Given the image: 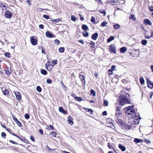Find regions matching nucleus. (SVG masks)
I'll list each match as a JSON object with an SVG mask.
<instances>
[{
  "mask_svg": "<svg viewBox=\"0 0 153 153\" xmlns=\"http://www.w3.org/2000/svg\"><path fill=\"white\" fill-rule=\"evenodd\" d=\"M118 0H114L111 1V3L112 5H115V3H117L118 2Z\"/></svg>",
  "mask_w": 153,
  "mask_h": 153,
  "instance_id": "30",
  "label": "nucleus"
},
{
  "mask_svg": "<svg viewBox=\"0 0 153 153\" xmlns=\"http://www.w3.org/2000/svg\"><path fill=\"white\" fill-rule=\"evenodd\" d=\"M12 15V13L9 11H7L5 13V16L7 18L10 19Z\"/></svg>",
  "mask_w": 153,
  "mask_h": 153,
  "instance_id": "9",
  "label": "nucleus"
},
{
  "mask_svg": "<svg viewBox=\"0 0 153 153\" xmlns=\"http://www.w3.org/2000/svg\"><path fill=\"white\" fill-rule=\"evenodd\" d=\"M90 44L91 45V47L94 48L95 46V44L92 41H91L90 42Z\"/></svg>",
  "mask_w": 153,
  "mask_h": 153,
  "instance_id": "35",
  "label": "nucleus"
},
{
  "mask_svg": "<svg viewBox=\"0 0 153 153\" xmlns=\"http://www.w3.org/2000/svg\"><path fill=\"white\" fill-rule=\"evenodd\" d=\"M141 43L143 45H146L147 43V41L146 40H142V41Z\"/></svg>",
  "mask_w": 153,
  "mask_h": 153,
  "instance_id": "32",
  "label": "nucleus"
},
{
  "mask_svg": "<svg viewBox=\"0 0 153 153\" xmlns=\"http://www.w3.org/2000/svg\"><path fill=\"white\" fill-rule=\"evenodd\" d=\"M12 117L13 119L14 120V121L16 122L18 120L17 118L16 117L14 116V115H12Z\"/></svg>",
  "mask_w": 153,
  "mask_h": 153,
  "instance_id": "41",
  "label": "nucleus"
},
{
  "mask_svg": "<svg viewBox=\"0 0 153 153\" xmlns=\"http://www.w3.org/2000/svg\"><path fill=\"white\" fill-rule=\"evenodd\" d=\"M134 141L135 143H142L143 142V140L135 138L134 140Z\"/></svg>",
  "mask_w": 153,
  "mask_h": 153,
  "instance_id": "16",
  "label": "nucleus"
},
{
  "mask_svg": "<svg viewBox=\"0 0 153 153\" xmlns=\"http://www.w3.org/2000/svg\"><path fill=\"white\" fill-rule=\"evenodd\" d=\"M43 17L45 19H48L49 18V16H48L45 15H44L43 16Z\"/></svg>",
  "mask_w": 153,
  "mask_h": 153,
  "instance_id": "55",
  "label": "nucleus"
},
{
  "mask_svg": "<svg viewBox=\"0 0 153 153\" xmlns=\"http://www.w3.org/2000/svg\"><path fill=\"white\" fill-rule=\"evenodd\" d=\"M9 141L12 143H13V144H18L16 142H15L12 140H9Z\"/></svg>",
  "mask_w": 153,
  "mask_h": 153,
  "instance_id": "51",
  "label": "nucleus"
},
{
  "mask_svg": "<svg viewBox=\"0 0 153 153\" xmlns=\"http://www.w3.org/2000/svg\"><path fill=\"white\" fill-rule=\"evenodd\" d=\"M59 111L61 113H62L64 114H67V112L66 111H65L63 107H60L59 108Z\"/></svg>",
  "mask_w": 153,
  "mask_h": 153,
  "instance_id": "15",
  "label": "nucleus"
},
{
  "mask_svg": "<svg viewBox=\"0 0 153 153\" xmlns=\"http://www.w3.org/2000/svg\"><path fill=\"white\" fill-rule=\"evenodd\" d=\"M144 24L146 25H151L152 23L151 21L148 19H145L144 20L143 22Z\"/></svg>",
  "mask_w": 153,
  "mask_h": 153,
  "instance_id": "10",
  "label": "nucleus"
},
{
  "mask_svg": "<svg viewBox=\"0 0 153 153\" xmlns=\"http://www.w3.org/2000/svg\"><path fill=\"white\" fill-rule=\"evenodd\" d=\"M152 37V36H148V35H145V38L146 39H150L151 37Z\"/></svg>",
  "mask_w": 153,
  "mask_h": 153,
  "instance_id": "53",
  "label": "nucleus"
},
{
  "mask_svg": "<svg viewBox=\"0 0 153 153\" xmlns=\"http://www.w3.org/2000/svg\"><path fill=\"white\" fill-rule=\"evenodd\" d=\"M39 132L42 135L43 134V132L42 129H39Z\"/></svg>",
  "mask_w": 153,
  "mask_h": 153,
  "instance_id": "61",
  "label": "nucleus"
},
{
  "mask_svg": "<svg viewBox=\"0 0 153 153\" xmlns=\"http://www.w3.org/2000/svg\"><path fill=\"white\" fill-rule=\"evenodd\" d=\"M98 36V34L97 33H95L93 34L91 36V38L94 40H96Z\"/></svg>",
  "mask_w": 153,
  "mask_h": 153,
  "instance_id": "14",
  "label": "nucleus"
},
{
  "mask_svg": "<svg viewBox=\"0 0 153 153\" xmlns=\"http://www.w3.org/2000/svg\"><path fill=\"white\" fill-rule=\"evenodd\" d=\"M99 12L101 13H102L104 14V16L105 15V12L103 10H102V9H99Z\"/></svg>",
  "mask_w": 153,
  "mask_h": 153,
  "instance_id": "36",
  "label": "nucleus"
},
{
  "mask_svg": "<svg viewBox=\"0 0 153 153\" xmlns=\"http://www.w3.org/2000/svg\"><path fill=\"white\" fill-rule=\"evenodd\" d=\"M39 27L40 28L43 29L44 28V25H39Z\"/></svg>",
  "mask_w": 153,
  "mask_h": 153,
  "instance_id": "63",
  "label": "nucleus"
},
{
  "mask_svg": "<svg viewBox=\"0 0 153 153\" xmlns=\"http://www.w3.org/2000/svg\"><path fill=\"white\" fill-rule=\"evenodd\" d=\"M60 20L59 19H55L54 20H53L52 21L53 22H58Z\"/></svg>",
  "mask_w": 153,
  "mask_h": 153,
  "instance_id": "50",
  "label": "nucleus"
},
{
  "mask_svg": "<svg viewBox=\"0 0 153 153\" xmlns=\"http://www.w3.org/2000/svg\"><path fill=\"white\" fill-rule=\"evenodd\" d=\"M125 91L121 92V94L119 96L118 102L121 105H123L126 104L131 103L130 100L129 99V95L126 94L124 92Z\"/></svg>",
  "mask_w": 153,
  "mask_h": 153,
  "instance_id": "1",
  "label": "nucleus"
},
{
  "mask_svg": "<svg viewBox=\"0 0 153 153\" xmlns=\"http://www.w3.org/2000/svg\"><path fill=\"white\" fill-rule=\"evenodd\" d=\"M147 83L148 84L147 86L149 88L152 89L153 88V83L152 82H149L148 79H147Z\"/></svg>",
  "mask_w": 153,
  "mask_h": 153,
  "instance_id": "13",
  "label": "nucleus"
},
{
  "mask_svg": "<svg viewBox=\"0 0 153 153\" xmlns=\"http://www.w3.org/2000/svg\"><path fill=\"white\" fill-rule=\"evenodd\" d=\"M116 117H122V114L120 113V111L118 108H117L116 109Z\"/></svg>",
  "mask_w": 153,
  "mask_h": 153,
  "instance_id": "8",
  "label": "nucleus"
},
{
  "mask_svg": "<svg viewBox=\"0 0 153 153\" xmlns=\"http://www.w3.org/2000/svg\"><path fill=\"white\" fill-rule=\"evenodd\" d=\"M83 34L84 36L88 37V33L86 31H85L83 32Z\"/></svg>",
  "mask_w": 153,
  "mask_h": 153,
  "instance_id": "25",
  "label": "nucleus"
},
{
  "mask_svg": "<svg viewBox=\"0 0 153 153\" xmlns=\"http://www.w3.org/2000/svg\"><path fill=\"white\" fill-rule=\"evenodd\" d=\"M56 134L55 132H53L51 134V136L53 137H56Z\"/></svg>",
  "mask_w": 153,
  "mask_h": 153,
  "instance_id": "27",
  "label": "nucleus"
},
{
  "mask_svg": "<svg viewBox=\"0 0 153 153\" xmlns=\"http://www.w3.org/2000/svg\"><path fill=\"white\" fill-rule=\"evenodd\" d=\"M46 149L47 150H55V149H51L48 146H46Z\"/></svg>",
  "mask_w": 153,
  "mask_h": 153,
  "instance_id": "57",
  "label": "nucleus"
},
{
  "mask_svg": "<svg viewBox=\"0 0 153 153\" xmlns=\"http://www.w3.org/2000/svg\"><path fill=\"white\" fill-rule=\"evenodd\" d=\"M46 82L48 84H51L52 82V81L51 79H48L46 80Z\"/></svg>",
  "mask_w": 153,
  "mask_h": 153,
  "instance_id": "43",
  "label": "nucleus"
},
{
  "mask_svg": "<svg viewBox=\"0 0 153 153\" xmlns=\"http://www.w3.org/2000/svg\"><path fill=\"white\" fill-rule=\"evenodd\" d=\"M11 73V71H9L8 70L6 71V73L7 75H9Z\"/></svg>",
  "mask_w": 153,
  "mask_h": 153,
  "instance_id": "52",
  "label": "nucleus"
},
{
  "mask_svg": "<svg viewBox=\"0 0 153 153\" xmlns=\"http://www.w3.org/2000/svg\"><path fill=\"white\" fill-rule=\"evenodd\" d=\"M10 53H9L7 52L5 53V56L7 58H9L10 56Z\"/></svg>",
  "mask_w": 153,
  "mask_h": 153,
  "instance_id": "44",
  "label": "nucleus"
},
{
  "mask_svg": "<svg viewBox=\"0 0 153 153\" xmlns=\"http://www.w3.org/2000/svg\"><path fill=\"white\" fill-rule=\"evenodd\" d=\"M30 139L32 141H34L35 140L33 136L31 135L30 136Z\"/></svg>",
  "mask_w": 153,
  "mask_h": 153,
  "instance_id": "60",
  "label": "nucleus"
},
{
  "mask_svg": "<svg viewBox=\"0 0 153 153\" xmlns=\"http://www.w3.org/2000/svg\"><path fill=\"white\" fill-rule=\"evenodd\" d=\"M108 147L110 149H112V145L109 143H108Z\"/></svg>",
  "mask_w": 153,
  "mask_h": 153,
  "instance_id": "59",
  "label": "nucleus"
},
{
  "mask_svg": "<svg viewBox=\"0 0 153 153\" xmlns=\"http://www.w3.org/2000/svg\"><path fill=\"white\" fill-rule=\"evenodd\" d=\"M101 25L102 27H104L105 26V21L103 22L101 24Z\"/></svg>",
  "mask_w": 153,
  "mask_h": 153,
  "instance_id": "62",
  "label": "nucleus"
},
{
  "mask_svg": "<svg viewBox=\"0 0 153 153\" xmlns=\"http://www.w3.org/2000/svg\"><path fill=\"white\" fill-rule=\"evenodd\" d=\"M130 19L134 21L136 20V18L133 14H131L130 16Z\"/></svg>",
  "mask_w": 153,
  "mask_h": 153,
  "instance_id": "29",
  "label": "nucleus"
},
{
  "mask_svg": "<svg viewBox=\"0 0 153 153\" xmlns=\"http://www.w3.org/2000/svg\"><path fill=\"white\" fill-rule=\"evenodd\" d=\"M67 122L69 124L71 125H72L74 123L73 121V119L72 117L70 116L68 118Z\"/></svg>",
  "mask_w": 153,
  "mask_h": 153,
  "instance_id": "11",
  "label": "nucleus"
},
{
  "mask_svg": "<svg viewBox=\"0 0 153 153\" xmlns=\"http://www.w3.org/2000/svg\"><path fill=\"white\" fill-rule=\"evenodd\" d=\"M82 28L83 30H85L88 29V26L85 25H82Z\"/></svg>",
  "mask_w": 153,
  "mask_h": 153,
  "instance_id": "20",
  "label": "nucleus"
},
{
  "mask_svg": "<svg viewBox=\"0 0 153 153\" xmlns=\"http://www.w3.org/2000/svg\"><path fill=\"white\" fill-rule=\"evenodd\" d=\"M59 51L61 53H63L64 52V48L62 47H61L59 48Z\"/></svg>",
  "mask_w": 153,
  "mask_h": 153,
  "instance_id": "39",
  "label": "nucleus"
},
{
  "mask_svg": "<svg viewBox=\"0 0 153 153\" xmlns=\"http://www.w3.org/2000/svg\"><path fill=\"white\" fill-rule=\"evenodd\" d=\"M25 118L26 119H28L30 118L29 115L28 114H25Z\"/></svg>",
  "mask_w": 153,
  "mask_h": 153,
  "instance_id": "42",
  "label": "nucleus"
},
{
  "mask_svg": "<svg viewBox=\"0 0 153 153\" xmlns=\"http://www.w3.org/2000/svg\"><path fill=\"white\" fill-rule=\"evenodd\" d=\"M57 61L56 60H53L52 61V62L53 64L54 65H55L57 64Z\"/></svg>",
  "mask_w": 153,
  "mask_h": 153,
  "instance_id": "46",
  "label": "nucleus"
},
{
  "mask_svg": "<svg viewBox=\"0 0 153 153\" xmlns=\"http://www.w3.org/2000/svg\"><path fill=\"white\" fill-rule=\"evenodd\" d=\"M113 27L114 29H117L120 27V25L118 24H116L113 25Z\"/></svg>",
  "mask_w": 153,
  "mask_h": 153,
  "instance_id": "21",
  "label": "nucleus"
},
{
  "mask_svg": "<svg viewBox=\"0 0 153 153\" xmlns=\"http://www.w3.org/2000/svg\"><path fill=\"white\" fill-rule=\"evenodd\" d=\"M114 39V37L113 36H111L107 40V42H109L113 40Z\"/></svg>",
  "mask_w": 153,
  "mask_h": 153,
  "instance_id": "22",
  "label": "nucleus"
},
{
  "mask_svg": "<svg viewBox=\"0 0 153 153\" xmlns=\"http://www.w3.org/2000/svg\"><path fill=\"white\" fill-rule=\"evenodd\" d=\"M91 21L92 22H95V18L94 17H92L91 19Z\"/></svg>",
  "mask_w": 153,
  "mask_h": 153,
  "instance_id": "47",
  "label": "nucleus"
},
{
  "mask_svg": "<svg viewBox=\"0 0 153 153\" xmlns=\"http://www.w3.org/2000/svg\"><path fill=\"white\" fill-rule=\"evenodd\" d=\"M1 135L2 137H5L6 135V134L5 133L3 132L1 133Z\"/></svg>",
  "mask_w": 153,
  "mask_h": 153,
  "instance_id": "64",
  "label": "nucleus"
},
{
  "mask_svg": "<svg viewBox=\"0 0 153 153\" xmlns=\"http://www.w3.org/2000/svg\"><path fill=\"white\" fill-rule=\"evenodd\" d=\"M144 141L145 142L147 143H151L150 141L148 139H145Z\"/></svg>",
  "mask_w": 153,
  "mask_h": 153,
  "instance_id": "54",
  "label": "nucleus"
},
{
  "mask_svg": "<svg viewBox=\"0 0 153 153\" xmlns=\"http://www.w3.org/2000/svg\"><path fill=\"white\" fill-rule=\"evenodd\" d=\"M16 123L19 127H21L22 126V123L18 120L16 121Z\"/></svg>",
  "mask_w": 153,
  "mask_h": 153,
  "instance_id": "38",
  "label": "nucleus"
},
{
  "mask_svg": "<svg viewBox=\"0 0 153 153\" xmlns=\"http://www.w3.org/2000/svg\"><path fill=\"white\" fill-rule=\"evenodd\" d=\"M3 93L4 95H6L8 94H9V91L7 89H5L4 91H3Z\"/></svg>",
  "mask_w": 153,
  "mask_h": 153,
  "instance_id": "24",
  "label": "nucleus"
},
{
  "mask_svg": "<svg viewBox=\"0 0 153 153\" xmlns=\"http://www.w3.org/2000/svg\"><path fill=\"white\" fill-rule=\"evenodd\" d=\"M116 67L115 65H113L111 66V70L112 71L114 70L115 68Z\"/></svg>",
  "mask_w": 153,
  "mask_h": 153,
  "instance_id": "58",
  "label": "nucleus"
},
{
  "mask_svg": "<svg viewBox=\"0 0 153 153\" xmlns=\"http://www.w3.org/2000/svg\"><path fill=\"white\" fill-rule=\"evenodd\" d=\"M106 126L108 127L112 128L114 126L112 123V120L110 118H108L106 120Z\"/></svg>",
  "mask_w": 153,
  "mask_h": 153,
  "instance_id": "3",
  "label": "nucleus"
},
{
  "mask_svg": "<svg viewBox=\"0 0 153 153\" xmlns=\"http://www.w3.org/2000/svg\"><path fill=\"white\" fill-rule=\"evenodd\" d=\"M122 117H118L116 118L115 121L120 126H122L123 124V122L122 120L123 119Z\"/></svg>",
  "mask_w": 153,
  "mask_h": 153,
  "instance_id": "4",
  "label": "nucleus"
},
{
  "mask_svg": "<svg viewBox=\"0 0 153 153\" xmlns=\"http://www.w3.org/2000/svg\"><path fill=\"white\" fill-rule=\"evenodd\" d=\"M54 43L56 45H58L60 43L59 40L57 39H56L54 41Z\"/></svg>",
  "mask_w": 153,
  "mask_h": 153,
  "instance_id": "40",
  "label": "nucleus"
},
{
  "mask_svg": "<svg viewBox=\"0 0 153 153\" xmlns=\"http://www.w3.org/2000/svg\"><path fill=\"white\" fill-rule=\"evenodd\" d=\"M75 100L76 101H78L79 102H81L82 100V99L81 97H76Z\"/></svg>",
  "mask_w": 153,
  "mask_h": 153,
  "instance_id": "33",
  "label": "nucleus"
},
{
  "mask_svg": "<svg viewBox=\"0 0 153 153\" xmlns=\"http://www.w3.org/2000/svg\"><path fill=\"white\" fill-rule=\"evenodd\" d=\"M0 7H1L5 8V9H6V6L3 4H0Z\"/></svg>",
  "mask_w": 153,
  "mask_h": 153,
  "instance_id": "48",
  "label": "nucleus"
},
{
  "mask_svg": "<svg viewBox=\"0 0 153 153\" xmlns=\"http://www.w3.org/2000/svg\"><path fill=\"white\" fill-rule=\"evenodd\" d=\"M127 48L126 47H123L120 48V52L122 53H124L127 51Z\"/></svg>",
  "mask_w": 153,
  "mask_h": 153,
  "instance_id": "19",
  "label": "nucleus"
},
{
  "mask_svg": "<svg viewBox=\"0 0 153 153\" xmlns=\"http://www.w3.org/2000/svg\"><path fill=\"white\" fill-rule=\"evenodd\" d=\"M16 96V99L19 100H20L21 99L22 96L20 93L18 91L14 92Z\"/></svg>",
  "mask_w": 153,
  "mask_h": 153,
  "instance_id": "7",
  "label": "nucleus"
},
{
  "mask_svg": "<svg viewBox=\"0 0 153 153\" xmlns=\"http://www.w3.org/2000/svg\"><path fill=\"white\" fill-rule=\"evenodd\" d=\"M91 94L93 96H94L95 95V92L94 91L93 89L91 90L90 91Z\"/></svg>",
  "mask_w": 153,
  "mask_h": 153,
  "instance_id": "31",
  "label": "nucleus"
},
{
  "mask_svg": "<svg viewBox=\"0 0 153 153\" xmlns=\"http://www.w3.org/2000/svg\"><path fill=\"white\" fill-rule=\"evenodd\" d=\"M119 148L121 149L123 152L125 151L126 150V148L125 147L122 146V145L120 144L118 145Z\"/></svg>",
  "mask_w": 153,
  "mask_h": 153,
  "instance_id": "18",
  "label": "nucleus"
},
{
  "mask_svg": "<svg viewBox=\"0 0 153 153\" xmlns=\"http://www.w3.org/2000/svg\"><path fill=\"white\" fill-rule=\"evenodd\" d=\"M47 71L44 69H42L41 71V73L44 75H46L47 74Z\"/></svg>",
  "mask_w": 153,
  "mask_h": 153,
  "instance_id": "26",
  "label": "nucleus"
},
{
  "mask_svg": "<svg viewBox=\"0 0 153 153\" xmlns=\"http://www.w3.org/2000/svg\"><path fill=\"white\" fill-rule=\"evenodd\" d=\"M71 19L72 21L74 22H75L76 20V18L73 16H71Z\"/></svg>",
  "mask_w": 153,
  "mask_h": 153,
  "instance_id": "37",
  "label": "nucleus"
},
{
  "mask_svg": "<svg viewBox=\"0 0 153 153\" xmlns=\"http://www.w3.org/2000/svg\"><path fill=\"white\" fill-rule=\"evenodd\" d=\"M108 73L109 75H111L112 73V70L111 69H109L108 71Z\"/></svg>",
  "mask_w": 153,
  "mask_h": 153,
  "instance_id": "49",
  "label": "nucleus"
},
{
  "mask_svg": "<svg viewBox=\"0 0 153 153\" xmlns=\"http://www.w3.org/2000/svg\"><path fill=\"white\" fill-rule=\"evenodd\" d=\"M133 53H135L133 55H131L133 57H137L138 55L139 54V52L137 50H135L133 52Z\"/></svg>",
  "mask_w": 153,
  "mask_h": 153,
  "instance_id": "17",
  "label": "nucleus"
},
{
  "mask_svg": "<svg viewBox=\"0 0 153 153\" xmlns=\"http://www.w3.org/2000/svg\"><path fill=\"white\" fill-rule=\"evenodd\" d=\"M50 63V62L48 61L46 64L45 66H46V67L47 70H48V67H50L51 66H52V65H50L49 64Z\"/></svg>",
  "mask_w": 153,
  "mask_h": 153,
  "instance_id": "23",
  "label": "nucleus"
},
{
  "mask_svg": "<svg viewBox=\"0 0 153 153\" xmlns=\"http://www.w3.org/2000/svg\"><path fill=\"white\" fill-rule=\"evenodd\" d=\"M109 49L111 52L116 53L115 46L114 45H111L109 46Z\"/></svg>",
  "mask_w": 153,
  "mask_h": 153,
  "instance_id": "6",
  "label": "nucleus"
},
{
  "mask_svg": "<svg viewBox=\"0 0 153 153\" xmlns=\"http://www.w3.org/2000/svg\"><path fill=\"white\" fill-rule=\"evenodd\" d=\"M140 83L141 84H143L144 83V80L142 77H140Z\"/></svg>",
  "mask_w": 153,
  "mask_h": 153,
  "instance_id": "28",
  "label": "nucleus"
},
{
  "mask_svg": "<svg viewBox=\"0 0 153 153\" xmlns=\"http://www.w3.org/2000/svg\"><path fill=\"white\" fill-rule=\"evenodd\" d=\"M79 78L81 80L83 79L84 80V79H85L83 75H79Z\"/></svg>",
  "mask_w": 153,
  "mask_h": 153,
  "instance_id": "45",
  "label": "nucleus"
},
{
  "mask_svg": "<svg viewBox=\"0 0 153 153\" xmlns=\"http://www.w3.org/2000/svg\"><path fill=\"white\" fill-rule=\"evenodd\" d=\"M88 112H90V113L91 114H92V113L93 112V111L92 109H88Z\"/></svg>",
  "mask_w": 153,
  "mask_h": 153,
  "instance_id": "56",
  "label": "nucleus"
},
{
  "mask_svg": "<svg viewBox=\"0 0 153 153\" xmlns=\"http://www.w3.org/2000/svg\"><path fill=\"white\" fill-rule=\"evenodd\" d=\"M45 34L46 36L48 38H52L54 36V35L51 33L49 31L46 32Z\"/></svg>",
  "mask_w": 153,
  "mask_h": 153,
  "instance_id": "12",
  "label": "nucleus"
},
{
  "mask_svg": "<svg viewBox=\"0 0 153 153\" xmlns=\"http://www.w3.org/2000/svg\"><path fill=\"white\" fill-rule=\"evenodd\" d=\"M124 109L125 110V113L127 115L132 114L131 117L132 119H138V117L139 116V115L138 114H137L135 113L133 106H128L127 108H125Z\"/></svg>",
  "mask_w": 153,
  "mask_h": 153,
  "instance_id": "2",
  "label": "nucleus"
},
{
  "mask_svg": "<svg viewBox=\"0 0 153 153\" xmlns=\"http://www.w3.org/2000/svg\"><path fill=\"white\" fill-rule=\"evenodd\" d=\"M36 90L39 92H40L42 91V89L40 86H38L36 87Z\"/></svg>",
  "mask_w": 153,
  "mask_h": 153,
  "instance_id": "34",
  "label": "nucleus"
},
{
  "mask_svg": "<svg viewBox=\"0 0 153 153\" xmlns=\"http://www.w3.org/2000/svg\"><path fill=\"white\" fill-rule=\"evenodd\" d=\"M30 38V42L33 45H36L37 44L38 40L34 36H31Z\"/></svg>",
  "mask_w": 153,
  "mask_h": 153,
  "instance_id": "5",
  "label": "nucleus"
}]
</instances>
